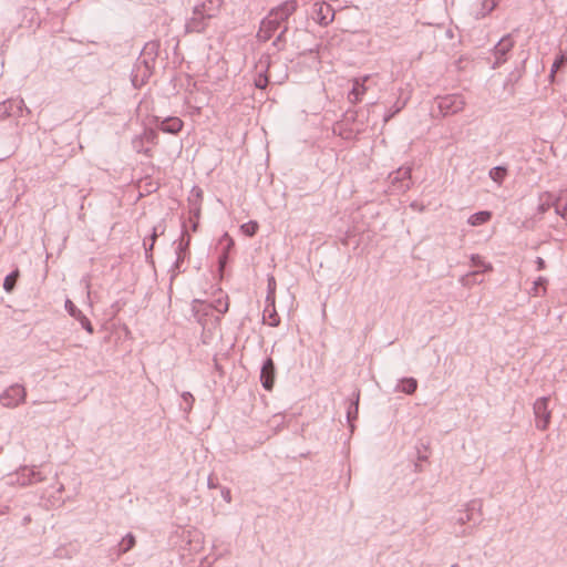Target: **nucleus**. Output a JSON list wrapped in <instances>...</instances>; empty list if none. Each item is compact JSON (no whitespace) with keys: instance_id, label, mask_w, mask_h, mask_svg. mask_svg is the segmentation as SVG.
Listing matches in <instances>:
<instances>
[{"instance_id":"obj_52","label":"nucleus","mask_w":567,"mask_h":567,"mask_svg":"<svg viewBox=\"0 0 567 567\" xmlns=\"http://www.w3.org/2000/svg\"><path fill=\"white\" fill-rule=\"evenodd\" d=\"M134 147L136 148V151L138 153H143L144 155H146L147 157H152L153 156V152L151 148L146 147V148H141L138 145H137V142H134Z\"/></svg>"},{"instance_id":"obj_23","label":"nucleus","mask_w":567,"mask_h":567,"mask_svg":"<svg viewBox=\"0 0 567 567\" xmlns=\"http://www.w3.org/2000/svg\"><path fill=\"white\" fill-rule=\"evenodd\" d=\"M192 310L196 320L200 324L205 326V318L213 315V303L199 299H194Z\"/></svg>"},{"instance_id":"obj_1","label":"nucleus","mask_w":567,"mask_h":567,"mask_svg":"<svg viewBox=\"0 0 567 567\" xmlns=\"http://www.w3.org/2000/svg\"><path fill=\"white\" fill-rule=\"evenodd\" d=\"M190 241L192 236L186 230V223H182V234L178 241H174L176 244L175 255L176 259L171 269V280H174L176 276L181 272H185V268H183V264L190 256Z\"/></svg>"},{"instance_id":"obj_19","label":"nucleus","mask_w":567,"mask_h":567,"mask_svg":"<svg viewBox=\"0 0 567 567\" xmlns=\"http://www.w3.org/2000/svg\"><path fill=\"white\" fill-rule=\"evenodd\" d=\"M360 394V390L355 389L351 398L347 400V422L351 432L354 430V422L359 417Z\"/></svg>"},{"instance_id":"obj_7","label":"nucleus","mask_w":567,"mask_h":567,"mask_svg":"<svg viewBox=\"0 0 567 567\" xmlns=\"http://www.w3.org/2000/svg\"><path fill=\"white\" fill-rule=\"evenodd\" d=\"M27 390L22 384L14 383L0 394V403L4 408H17L25 401Z\"/></svg>"},{"instance_id":"obj_30","label":"nucleus","mask_w":567,"mask_h":567,"mask_svg":"<svg viewBox=\"0 0 567 567\" xmlns=\"http://www.w3.org/2000/svg\"><path fill=\"white\" fill-rule=\"evenodd\" d=\"M269 66H270V58L267 56V63L264 70H260L255 79L254 84L255 87L261 91H265L269 84Z\"/></svg>"},{"instance_id":"obj_29","label":"nucleus","mask_w":567,"mask_h":567,"mask_svg":"<svg viewBox=\"0 0 567 567\" xmlns=\"http://www.w3.org/2000/svg\"><path fill=\"white\" fill-rule=\"evenodd\" d=\"M21 277V272L18 266H16L3 279L2 288L6 292L12 293L18 285Z\"/></svg>"},{"instance_id":"obj_18","label":"nucleus","mask_w":567,"mask_h":567,"mask_svg":"<svg viewBox=\"0 0 567 567\" xmlns=\"http://www.w3.org/2000/svg\"><path fill=\"white\" fill-rule=\"evenodd\" d=\"M372 79V75L367 74L362 78H355L352 81V89L348 93V100L352 104L361 102L362 96L368 91L365 83Z\"/></svg>"},{"instance_id":"obj_40","label":"nucleus","mask_w":567,"mask_h":567,"mask_svg":"<svg viewBox=\"0 0 567 567\" xmlns=\"http://www.w3.org/2000/svg\"><path fill=\"white\" fill-rule=\"evenodd\" d=\"M427 449H429V446L424 443H421L420 446H416L419 463L414 464L415 472L422 471V465L420 464L421 462H427V460H429V455L426 454Z\"/></svg>"},{"instance_id":"obj_45","label":"nucleus","mask_w":567,"mask_h":567,"mask_svg":"<svg viewBox=\"0 0 567 567\" xmlns=\"http://www.w3.org/2000/svg\"><path fill=\"white\" fill-rule=\"evenodd\" d=\"M525 63L526 59H524L519 66H516L515 70H513L508 75V81L511 82H517L525 72Z\"/></svg>"},{"instance_id":"obj_11","label":"nucleus","mask_w":567,"mask_h":567,"mask_svg":"<svg viewBox=\"0 0 567 567\" xmlns=\"http://www.w3.org/2000/svg\"><path fill=\"white\" fill-rule=\"evenodd\" d=\"M480 509L481 503L478 501H472L466 505L464 511L458 512V516L455 517V520L460 525H464L470 522H473V524L476 525L482 520V514Z\"/></svg>"},{"instance_id":"obj_25","label":"nucleus","mask_w":567,"mask_h":567,"mask_svg":"<svg viewBox=\"0 0 567 567\" xmlns=\"http://www.w3.org/2000/svg\"><path fill=\"white\" fill-rule=\"evenodd\" d=\"M136 545V537L133 533H127L125 536L122 537L120 543L112 549L113 554H115L117 557L128 553L131 549L134 548Z\"/></svg>"},{"instance_id":"obj_50","label":"nucleus","mask_w":567,"mask_h":567,"mask_svg":"<svg viewBox=\"0 0 567 567\" xmlns=\"http://www.w3.org/2000/svg\"><path fill=\"white\" fill-rule=\"evenodd\" d=\"M220 495L223 497V499L227 503H230L231 502V492L228 487H220Z\"/></svg>"},{"instance_id":"obj_34","label":"nucleus","mask_w":567,"mask_h":567,"mask_svg":"<svg viewBox=\"0 0 567 567\" xmlns=\"http://www.w3.org/2000/svg\"><path fill=\"white\" fill-rule=\"evenodd\" d=\"M497 6V0H482L478 10L475 13V18L480 20L487 17L491 12H493L496 9Z\"/></svg>"},{"instance_id":"obj_3","label":"nucleus","mask_w":567,"mask_h":567,"mask_svg":"<svg viewBox=\"0 0 567 567\" xmlns=\"http://www.w3.org/2000/svg\"><path fill=\"white\" fill-rule=\"evenodd\" d=\"M235 248V240L228 233H224L218 239L216 249L218 251L217 258V267L218 272L223 276L226 267L229 265L231 260V252Z\"/></svg>"},{"instance_id":"obj_33","label":"nucleus","mask_w":567,"mask_h":567,"mask_svg":"<svg viewBox=\"0 0 567 567\" xmlns=\"http://www.w3.org/2000/svg\"><path fill=\"white\" fill-rule=\"evenodd\" d=\"M567 65V51L559 50V52L556 54L555 60L550 68L549 79L550 82L554 81L555 73L561 70L564 66Z\"/></svg>"},{"instance_id":"obj_42","label":"nucleus","mask_w":567,"mask_h":567,"mask_svg":"<svg viewBox=\"0 0 567 567\" xmlns=\"http://www.w3.org/2000/svg\"><path fill=\"white\" fill-rule=\"evenodd\" d=\"M212 303H213V311L215 310V311L219 312L220 315H225L228 311L229 301H228L227 296L225 297V299L221 297L217 298Z\"/></svg>"},{"instance_id":"obj_38","label":"nucleus","mask_w":567,"mask_h":567,"mask_svg":"<svg viewBox=\"0 0 567 567\" xmlns=\"http://www.w3.org/2000/svg\"><path fill=\"white\" fill-rule=\"evenodd\" d=\"M275 292H276V280L271 276L268 279V292H267V298H266L267 307H266L264 313H266L268 311V308L270 306L274 307V305H275Z\"/></svg>"},{"instance_id":"obj_22","label":"nucleus","mask_w":567,"mask_h":567,"mask_svg":"<svg viewBox=\"0 0 567 567\" xmlns=\"http://www.w3.org/2000/svg\"><path fill=\"white\" fill-rule=\"evenodd\" d=\"M43 477L40 472H37L34 468H29L28 466H22L17 472V482L22 485H29L37 482H42Z\"/></svg>"},{"instance_id":"obj_28","label":"nucleus","mask_w":567,"mask_h":567,"mask_svg":"<svg viewBox=\"0 0 567 567\" xmlns=\"http://www.w3.org/2000/svg\"><path fill=\"white\" fill-rule=\"evenodd\" d=\"M419 382L413 377H403L399 380L395 391L411 395L417 390Z\"/></svg>"},{"instance_id":"obj_16","label":"nucleus","mask_w":567,"mask_h":567,"mask_svg":"<svg viewBox=\"0 0 567 567\" xmlns=\"http://www.w3.org/2000/svg\"><path fill=\"white\" fill-rule=\"evenodd\" d=\"M159 47L161 44L157 40L146 42L136 62L144 65L148 64L150 66L155 68V60L158 55Z\"/></svg>"},{"instance_id":"obj_46","label":"nucleus","mask_w":567,"mask_h":567,"mask_svg":"<svg viewBox=\"0 0 567 567\" xmlns=\"http://www.w3.org/2000/svg\"><path fill=\"white\" fill-rule=\"evenodd\" d=\"M556 215L561 217L564 220H567V192L560 206L556 207Z\"/></svg>"},{"instance_id":"obj_60","label":"nucleus","mask_w":567,"mask_h":567,"mask_svg":"<svg viewBox=\"0 0 567 567\" xmlns=\"http://www.w3.org/2000/svg\"><path fill=\"white\" fill-rule=\"evenodd\" d=\"M23 520H24V523L30 522V517L27 516V517L23 518Z\"/></svg>"},{"instance_id":"obj_43","label":"nucleus","mask_w":567,"mask_h":567,"mask_svg":"<svg viewBox=\"0 0 567 567\" xmlns=\"http://www.w3.org/2000/svg\"><path fill=\"white\" fill-rule=\"evenodd\" d=\"M404 105L405 103H400L399 101L395 102V104L385 112L383 116V122L388 123L389 121H391L395 115H398L403 110Z\"/></svg>"},{"instance_id":"obj_37","label":"nucleus","mask_w":567,"mask_h":567,"mask_svg":"<svg viewBox=\"0 0 567 567\" xmlns=\"http://www.w3.org/2000/svg\"><path fill=\"white\" fill-rule=\"evenodd\" d=\"M547 286H548V279L546 277H543V276L537 277L533 282V287L530 289V295L534 297L545 295L547 291Z\"/></svg>"},{"instance_id":"obj_41","label":"nucleus","mask_w":567,"mask_h":567,"mask_svg":"<svg viewBox=\"0 0 567 567\" xmlns=\"http://www.w3.org/2000/svg\"><path fill=\"white\" fill-rule=\"evenodd\" d=\"M259 229V224L256 220H249L240 226V230L247 237H254Z\"/></svg>"},{"instance_id":"obj_61","label":"nucleus","mask_w":567,"mask_h":567,"mask_svg":"<svg viewBox=\"0 0 567 567\" xmlns=\"http://www.w3.org/2000/svg\"><path fill=\"white\" fill-rule=\"evenodd\" d=\"M451 567H460L457 564H453Z\"/></svg>"},{"instance_id":"obj_10","label":"nucleus","mask_w":567,"mask_h":567,"mask_svg":"<svg viewBox=\"0 0 567 567\" xmlns=\"http://www.w3.org/2000/svg\"><path fill=\"white\" fill-rule=\"evenodd\" d=\"M276 375L277 368L275 361L271 357H266L261 363L259 375L260 383L266 391H272L276 382Z\"/></svg>"},{"instance_id":"obj_39","label":"nucleus","mask_w":567,"mask_h":567,"mask_svg":"<svg viewBox=\"0 0 567 567\" xmlns=\"http://www.w3.org/2000/svg\"><path fill=\"white\" fill-rule=\"evenodd\" d=\"M181 398H182V402H181V409L185 412V413H189L193 409V405L195 403V398L194 395L188 392V391H185L181 394Z\"/></svg>"},{"instance_id":"obj_5","label":"nucleus","mask_w":567,"mask_h":567,"mask_svg":"<svg viewBox=\"0 0 567 567\" xmlns=\"http://www.w3.org/2000/svg\"><path fill=\"white\" fill-rule=\"evenodd\" d=\"M515 41L512 34H505L501 40L493 47L492 53L495 61L492 63V69L496 70L503 65L507 60L511 51L513 50Z\"/></svg>"},{"instance_id":"obj_31","label":"nucleus","mask_w":567,"mask_h":567,"mask_svg":"<svg viewBox=\"0 0 567 567\" xmlns=\"http://www.w3.org/2000/svg\"><path fill=\"white\" fill-rule=\"evenodd\" d=\"M492 217L493 213L491 210H478L468 217L467 224L473 227L482 226L487 224Z\"/></svg>"},{"instance_id":"obj_48","label":"nucleus","mask_w":567,"mask_h":567,"mask_svg":"<svg viewBox=\"0 0 567 567\" xmlns=\"http://www.w3.org/2000/svg\"><path fill=\"white\" fill-rule=\"evenodd\" d=\"M269 319H270V321H269L270 327L279 326L280 318H279L278 313L276 312L275 306L272 307V310L269 311Z\"/></svg>"},{"instance_id":"obj_35","label":"nucleus","mask_w":567,"mask_h":567,"mask_svg":"<svg viewBox=\"0 0 567 567\" xmlns=\"http://www.w3.org/2000/svg\"><path fill=\"white\" fill-rule=\"evenodd\" d=\"M158 131L155 126L145 127L142 135L140 136L138 144L146 142L152 145L158 144Z\"/></svg>"},{"instance_id":"obj_58","label":"nucleus","mask_w":567,"mask_h":567,"mask_svg":"<svg viewBox=\"0 0 567 567\" xmlns=\"http://www.w3.org/2000/svg\"><path fill=\"white\" fill-rule=\"evenodd\" d=\"M10 507L9 506H3V507H0V515H4L9 512Z\"/></svg>"},{"instance_id":"obj_47","label":"nucleus","mask_w":567,"mask_h":567,"mask_svg":"<svg viewBox=\"0 0 567 567\" xmlns=\"http://www.w3.org/2000/svg\"><path fill=\"white\" fill-rule=\"evenodd\" d=\"M538 217L534 215L530 218H527L523 221L522 227L526 230H534L536 227L537 221H539Z\"/></svg>"},{"instance_id":"obj_44","label":"nucleus","mask_w":567,"mask_h":567,"mask_svg":"<svg viewBox=\"0 0 567 567\" xmlns=\"http://www.w3.org/2000/svg\"><path fill=\"white\" fill-rule=\"evenodd\" d=\"M288 30L287 25H284L280 30L279 34L276 37V39L272 42V47H275L278 51H281L285 49L286 45V32Z\"/></svg>"},{"instance_id":"obj_24","label":"nucleus","mask_w":567,"mask_h":567,"mask_svg":"<svg viewBox=\"0 0 567 567\" xmlns=\"http://www.w3.org/2000/svg\"><path fill=\"white\" fill-rule=\"evenodd\" d=\"M554 205V193L549 190H545L539 193L538 195V205L536 207L535 215L538 219H543V216L553 208Z\"/></svg>"},{"instance_id":"obj_32","label":"nucleus","mask_w":567,"mask_h":567,"mask_svg":"<svg viewBox=\"0 0 567 567\" xmlns=\"http://www.w3.org/2000/svg\"><path fill=\"white\" fill-rule=\"evenodd\" d=\"M508 175V166L507 165H497L489 169L488 176L489 178L501 186Z\"/></svg>"},{"instance_id":"obj_51","label":"nucleus","mask_w":567,"mask_h":567,"mask_svg":"<svg viewBox=\"0 0 567 567\" xmlns=\"http://www.w3.org/2000/svg\"><path fill=\"white\" fill-rule=\"evenodd\" d=\"M535 265H536V270L537 271L545 270L546 267H547V264H546L545 259L542 258V257H536Z\"/></svg>"},{"instance_id":"obj_2","label":"nucleus","mask_w":567,"mask_h":567,"mask_svg":"<svg viewBox=\"0 0 567 567\" xmlns=\"http://www.w3.org/2000/svg\"><path fill=\"white\" fill-rule=\"evenodd\" d=\"M437 109L442 116H450L461 112L465 106V100L462 94H446L435 99Z\"/></svg>"},{"instance_id":"obj_6","label":"nucleus","mask_w":567,"mask_h":567,"mask_svg":"<svg viewBox=\"0 0 567 567\" xmlns=\"http://www.w3.org/2000/svg\"><path fill=\"white\" fill-rule=\"evenodd\" d=\"M148 121L150 125L155 126L156 130L172 135H177L184 127V122L177 116L152 115Z\"/></svg>"},{"instance_id":"obj_36","label":"nucleus","mask_w":567,"mask_h":567,"mask_svg":"<svg viewBox=\"0 0 567 567\" xmlns=\"http://www.w3.org/2000/svg\"><path fill=\"white\" fill-rule=\"evenodd\" d=\"M470 264L472 267L480 269L481 272H489L493 270L491 262L484 260L478 254H472L470 257Z\"/></svg>"},{"instance_id":"obj_15","label":"nucleus","mask_w":567,"mask_h":567,"mask_svg":"<svg viewBox=\"0 0 567 567\" xmlns=\"http://www.w3.org/2000/svg\"><path fill=\"white\" fill-rule=\"evenodd\" d=\"M165 231V225L159 223L152 229V234L144 238L143 246L145 249V259L150 265H154L153 250L157 238Z\"/></svg>"},{"instance_id":"obj_53","label":"nucleus","mask_w":567,"mask_h":567,"mask_svg":"<svg viewBox=\"0 0 567 567\" xmlns=\"http://www.w3.org/2000/svg\"><path fill=\"white\" fill-rule=\"evenodd\" d=\"M207 485L209 488H217V487H221L218 483V480L216 477H213L212 475L208 477L207 480Z\"/></svg>"},{"instance_id":"obj_49","label":"nucleus","mask_w":567,"mask_h":567,"mask_svg":"<svg viewBox=\"0 0 567 567\" xmlns=\"http://www.w3.org/2000/svg\"><path fill=\"white\" fill-rule=\"evenodd\" d=\"M567 190H560L558 194H554V205L551 206L555 210L557 206H560L561 202L565 199Z\"/></svg>"},{"instance_id":"obj_26","label":"nucleus","mask_w":567,"mask_h":567,"mask_svg":"<svg viewBox=\"0 0 567 567\" xmlns=\"http://www.w3.org/2000/svg\"><path fill=\"white\" fill-rule=\"evenodd\" d=\"M280 27L276 25L270 19L267 17L261 21L259 31L257 33V37L259 41L267 42L271 39L274 33L279 30Z\"/></svg>"},{"instance_id":"obj_21","label":"nucleus","mask_w":567,"mask_h":567,"mask_svg":"<svg viewBox=\"0 0 567 567\" xmlns=\"http://www.w3.org/2000/svg\"><path fill=\"white\" fill-rule=\"evenodd\" d=\"M208 20H210V18H206V16L202 14L199 9H193V16L186 21V30L188 32L202 33L206 30Z\"/></svg>"},{"instance_id":"obj_14","label":"nucleus","mask_w":567,"mask_h":567,"mask_svg":"<svg viewBox=\"0 0 567 567\" xmlns=\"http://www.w3.org/2000/svg\"><path fill=\"white\" fill-rule=\"evenodd\" d=\"M334 19V10L333 8L322 1V2H316L313 6V20L322 25L326 27L330 24Z\"/></svg>"},{"instance_id":"obj_9","label":"nucleus","mask_w":567,"mask_h":567,"mask_svg":"<svg viewBox=\"0 0 567 567\" xmlns=\"http://www.w3.org/2000/svg\"><path fill=\"white\" fill-rule=\"evenodd\" d=\"M298 1L297 0H287L279 4L278 7L270 10L268 18L276 25L282 27V23L287 22L289 17L297 10Z\"/></svg>"},{"instance_id":"obj_56","label":"nucleus","mask_w":567,"mask_h":567,"mask_svg":"<svg viewBox=\"0 0 567 567\" xmlns=\"http://www.w3.org/2000/svg\"><path fill=\"white\" fill-rule=\"evenodd\" d=\"M467 61H468V59L466 56H464V55L460 56L458 60L456 61L457 68L458 69L463 68L464 62H467Z\"/></svg>"},{"instance_id":"obj_8","label":"nucleus","mask_w":567,"mask_h":567,"mask_svg":"<svg viewBox=\"0 0 567 567\" xmlns=\"http://www.w3.org/2000/svg\"><path fill=\"white\" fill-rule=\"evenodd\" d=\"M389 178L394 190L405 193L411 188L413 184L412 167L401 166L396 171L392 172L389 175Z\"/></svg>"},{"instance_id":"obj_13","label":"nucleus","mask_w":567,"mask_h":567,"mask_svg":"<svg viewBox=\"0 0 567 567\" xmlns=\"http://www.w3.org/2000/svg\"><path fill=\"white\" fill-rule=\"evenodd\" d=\"M153 71H154L153 66H150L148 64L144 65V64H140V63L135 62V64L132 69V72H131L132 85L135 89L142 87L144 84H146L148 79L152 76Z\"/></svg>"},{"instance_id":"obj_20","label":"nucleus","mask_w":567,"mask_h":567,"mask_svg":"<svg viewBox=\"0 0 567 567\" xmlns=\"http://www.w3.org/2000/svg\"><path fill=\"white\" fill-rule=\"evenodd\" d=\"M65 310L72 318H74L75 320H78L80 322L81 327L87 333H90V334L94 333V327H93L92 322L90 321V319L69 299L65 301Z\"/></svg>"},{"instance_id":"obj_12","label":"nucleus","mask_w":567,"mask_h":567,"mask_svg":"<svg viewBox=\"0 0 567 567\" xmlns=\"http://www.w3.org/2000/svg\"><path fill=\"white\" fill-rule=\"evenodd\" d=\"M23 112L31 113L22 99H10L0 103V115L20 117Z\"/></svg>"},{"instance_id":"obj_54","label":"nucleus","mask_w":567,"mask_h":567,"mask_svg":"<svg viewBox=\"0 0 567 567\" xmlns=\"http://www.w3.org/2000/svg\"><path fill=\"white\" fill-rule=\"evenodd\" d=\"M214 368L219 373V375H224V369L223 365L218 362L216 358H214Z\"/></svg>"},{"instance_id":"obj_27","label":"nucleus","mask_w":567,"mask_h":567,"mask_svg":"<svg viewBox=\"0 0 567 567\" xmlns=\"http://www.w3.org/2000/svg\"><path fill=\"white\" fill-rule=\"evenodd\" d=\"M219 0H197L193 9H199V12L206 18H213L216 14V11L218 10Z\"/></svg>"},{"instance_id":"obj_59","label":"nucleus","mask_w":567,"mask_h":567,"mask_svg":"<svg viewBox=\"0 0 567 567\" xmlns=\"http://www.w3.org/2000/svg\"><path fill=\"white\" fill-rule=\"evenodd\" d=\"M282 423L284 422L281 421L279 424H277L275 432H277L282 426Z\"/></svg>"},{"instance_id":"obj_4","label":"nucleus","mask_w":567,"mask_h":567,"mask_svg":"<svg viewBox=\"0 0 567 567\" xmlns=\"http://www.w3.org/2000/svg\"><path fill=\"white\" fill-rule=\"evenodd\" d=\"M550 396L538 398L534 405L535 425L540 431H546L550 425L551 411L549 409Z\"/></svg>"},{"instance_id":"obj_55","label":"nucleus","mask_w":567,"mask_h":567,"mask_svg":"<svg viewBox=\"0 0 567 567\" xmlns=\"http://www.w3.org/2000/svg\"><path fill=\"white\" fill-rule=\"evenodd\" d=\"M189 219H190V223H192V230L193 231H197V228H198V225H199V219L192 218L190 216H189Z\"/></svg>"},{"instance_id":"obj_57","label":"nucleus","mask_w":567,"mask_h":567,"mask_svg":"<svg viewBox=\"0 0 567 567\" xmlns=\"http://www.w3.org/2000/svg\"><path fill=\"white\" fill-rule=\"evenodd\" d=\"M410 206H411V208L417 209L420 212L424 210V206L420 205L417 202H412Z\"/></svg>"},{"instance_id":"obj_17","label":"nucleus","mask_w":567,"mask_h":567,"mask_svg":"<svg viewBox=\"0 0 567 567\" xmlns=\"http://www.w3.org/2000/svg\"><path fill=\"white\" fill-rule=\"evenodd\" d=\"M203 199V189L199 186H193L187 198L188 213L192 218L199 219Z\"/></svg>"}]
</instances>
